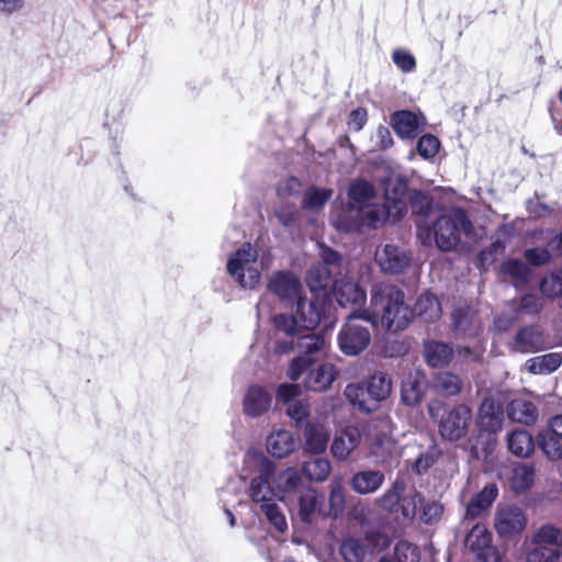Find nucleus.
Returning a JSON list of instances; mask_svg holds the SVG:
<instances>
[{
  "label": "nucleus",
  "mask_w": 562,
  "mask_h": 562,
  "mask_svg": "<svg viewBox=\"0 0 562 562\" xmlns=\"http://www.w3.org/2000/svg\"><path fill=\"white\" fill-rule=\"evenodd\" d=\"M272 461L262 453H247L244 459L241 479H250L248 494L259 505L268 521L280 532L288 529L284 514L278 505V495L272 481Z\"/></svg>",
  "instance_id": "nucleus-1"
},
{
  "label": "nucleus",
  "mask_w": 562,
  "mask_h": 562,
  "mask_svg": "<svg viewBox=\"0 0 562 562\" xmlns=\"http://www.w3.org/2000/svg\"><path fill=\"white\" fill-rule=\"evenodd\" d=\"M416 149L420 157L424 159H430L438 154L440 149V142L436 136L426 134L418 139Z\"/></svg>",
  "instance_id": "nucleus-48"
},
{
  "label": "nucleus",
  "mask_w": 562,
  "mask_h": 562,
  "mask_svg": "<svg viewBox=\"0 0 562 562\" xmlns=\"http://www.w3.org/2000/svg\"><path fill=\"white\" fill-rule=\"evenodd\" d=\"M271 263L268 248H237L227 260V272L241 288L255 289Z\"/></svg>",
  "instance_id": "nucleus-5"
},
{
  "label": "nucleus",
  "mask_w": 562,
  "mask_h": 562,
  "mask_svg": "<svg viewBox=\"0 0 562 562\" xmlns=\"http://www.w3.org/2000/svg\"><path fill=\"white\" fill-rule=\"evenodd\" d=\"M372 318L381 315V325L387 331H400L407 327L414 312L404 302V292L387 283L375 284L371 293Z\"/></svg>",
  "instance_id": "nucleus-2"
},
{
  "label": "nucleus",
  "mask_w": 562,
  "mask_h": 562,
  "mask_svg": "<svg viewBox=\"0 0 562 562\" xmlns=\"http://www.w3.org/2000/svg\"><path fill=\"white\" fill-rule=\"evenodd\" d=\"M404 488V483L400 480H396L391 485V487L381 497L378 498V505L386 512H394L401 503Z\"/></svg>",
  "instance_id": "nucleus-43"
},
{
  "label": "nucleus",
  "mask_w": 562,
  "mask_h": 562,
  "mask_svg": "<svg viewBox=\"0 0 562 562\" xmlns=\"http://www.w3.org/2000/svg\"><path fill=\"white\" fill-rule=\"evenodd\" d=\"M535 547L562 548V531L551 525L542 526L532 538Z\"/></svg>",
  "instance_id": "nucleus-41"
},
{
  "label": "nucleus",
  "mask_w": 562,
  "mask_h": 562,
  "mask_svg": "<svg viewBox=\"0 0 562 562\" xmlns=\"http://www.w3.org/2000/svg\"><path fill=\"white\" fill-rule=\"evenodd\" d=\"M477 425L481 430L496 434L503 425V409L491 397H486L480 405Z\"/></svg>",
  "instance_id": "nucleus-22"
},
{
  "label": "nucleus",
  "mask_w": 562,
  "mask_h": 562,
  "mask_svg": "<svg viewBox=\"0 0 562 562\" xmlns=\"http://www.w3.org/2000/svg\"><path fill=\"white\" fill-rule=\"evenodd\" d=\"M325 249L326 251L322 255L324 262L312 266L306 273V283L312 292L326 289L330 284L331 270L328 261L339 259V255L333 251L331 248Z\"/></svg>",
  "instance_id": "nucleus-20"
},
{
  "label": "nucleus",
  "mask_w": 562,
  "mask_h": 562,
  "mask_svg": "<svg viewBox=\"0 0 562 562\" xmlns=\"http://www.w3.org/2000/svg\"><path fill=\"white\" fill-rule=\"evenodd\" d=\"M25 8L24 0H0V14L13 15Z\"/></svg>",
  "instance_id": "nucleus-60"
},
{
  "label": "nucleus",
  "mask_w": 562,
  "mask_h": 562,
  "mask_svg": "<svg viewBox=\"0 0 562 562\" xmlns=\"http://www.w3.org/2000/svg\"><path fill=\"white\" fill-rule=\"evenodd\" d=\"M386 221H398L407 212V182L403 177L389 178L384 181Z\"/></svg>",
  "instance_id": "nucleus-12"
},
{
  "label": "nucleus",
  "mask_w": 562,
  "mask_h": 562,
  "mask_svg": "<svg viewBox=\"0 0 562 562\" xmlns=\"http://www.w3.org/2000/svg\"><path fill=\"white\" fill-rule=\"evenodd\" d=\"M276 216L280 224L285 227H291L296 224L299 213L295 205H282L276 210Z\"/></svg>",
  "instance_id": "nucleus-55"
},
{
  "label": "nucleus",
  "mask_w": 562,
  "mask_h": 562,
  "mask_svg": "<svg viewBox=\"0 0 562 562\" xmlns=\"http://www.w3.org/2000/svg\"><path fill=\"white\" fill-rule=\"evenodd\" d=\"M562 363V355L551 352L529 359L526 362L527 369L533 374H549L555 371Z\"/></svg>",
  "instance_id": "nucleus-38"
},
{
  "label": "nucleus",
  "mask_w": 562,
  "mask_h": 562,
  "mask_svg": "<svg viewBox=\"0 0 562 562\" xmlns=\"http://www.w3.org/2000/svg\"><path fill=\"white\" fill-rule=\"evenodd\" d=\"M392 58L394 64L405 72L412 71L416 66L414 56L405 50H394L392 54Z\"/></svg>",
  "instance_id": "nucleus-57"
},
{
  "label": "nucleus",
  "mask_w": 562,
  "mask_h": 562,
  "mask_svg": "<svg viewBox=\"0 0 562 562\" xmlns=\"http://www.w3.org/2000/svg\"><path fill=\"white\" fill-rule=\"evenodd\" d=\"M329 514L338 517L345 508V494L341 477H334L329 484Z\"/></svg>",
  "instance_id": "nucleus-42"
},
{
  "label": "nucleus",
  "mask_w": 562,
  "mask_h": 562,
  "mask_svg": "<svg viewBox=\"0 0 562 562\" xmlns=\"http://www.w3.org/2000/svg\"><path fill=\"white\" fill-rule=\"evenodd\" d=\"M330 471L331 464L326 458H315L302 464V473L312 482H324Z\"/></svg>",
  "instance_id": "nucleus-40"
},
{
  "label": "nucleus",
  "mask_w": 562,
  "mask_h": 562,
  "mask_svg": "<svg viewBox=\"0 0 562 562\" xmlns=\"http://www.w3.org/2000/svg\"><path fill=\"white\" fill-rule=\"evenodd\" d=\"M367 122V111L362 108L353 110L348 120V125L355 131H360Z\"/></svg>",
  "instance_id": "nucleus-61"
},
{
  "label": "nucleus",
  "mask_w": 562,
  "mask_h": 562,
  "mask_svg": "<svg viewBox=\"0 0 562 562\" xmlns=\"http://www.w3.org/2000/svg\"><path fill=\"white\" fill-rule=\"evenodd\" d=\"M391 125L398 137L413 139L425 125V117L408 110L396 111L391 115Z\"/></svg>",
  "instance_id": "nucleus-18"
},
{
  "label": "nucleus",
  "mask_w": 562,
  "mask_h": 562,
  "mask_svg": "<svg viewBox=\"0 0 562 562\" xmlns=\"http://www.w3.org/2000/svg\"><path fill=\"white\" fill-rule=\"evenodd\" d=\"M508 414L520 424L531 425L537 420L538 409L531 402L515 400L509 404Z\"/></svg>",
  "instance_id": "nucleus-39"
},
{
  "label": "nucleus",
  "mask_w": 562,
  "mask_h": 562,
  "mask_svg": "<svg viewBox=\"0 0 562 562\" xmlns=\"http://www.w3.org/2000/svg\"><path fill=\"white\" fill-rule=\"evenodd\" d=\"M297 446L294 434L286 429H274L267 437V451L274 458L283 459L289 457Z\"/></svg>",
  "instance_id": "nucleus-21"
},
{
  "label": "nucleus",
  "mask_w": 562,
  "mask_h": 562,
  "mask_svg": "<svg viewBox=\"0 0 562 562\" xmlns=\"http://www.w3.org/2000/svg\"><path fill=\"white\" fill-rule=\"evenodd\" d=\"M268 289L283 305L290 307L305 295L300 279L289 271L273 273L268 281Z\"/></svg>",
  "instance_id": "nucleus-11"
},
{
  "label": "nucleus",
  "mask_w": 562,
  "mask_h": 562,
  "mask_svg": "<svg viewBox=\"0 0 562 562\" xmlns=\"http://www.w3.org/2000/svg\"><path fill=\"white\" fill-rule=\"evenodd\" d=\"M454 329L460 331L468 330L474 321V312L470 306H458L452 312Z\"/></svg>",
  "instance_id": "nucleus-49"
},
{
  "label": "nucleus",
  "mask_w": 562,
  "mask_h": 562,
  "mask_svg": "<svg viewBox=\"0 0 562 562\" xmlns=\"http://www.w3.org/2000/svg\"><path fill=\"white\" fill-rule=\"evenodd\" d=\"M375 261L385 273L403 272L412 261V254L406 248H376Z\"/></svg>",
  "instance_id": "nucleus-17"
},
{
  "label": "nucleus",
  "mask_w": 562,
  "mask_h": 562,
  "mask_svg": "<svg viewBox=\"0 0 562 562\" xmlns=\"http://www.w3.org/2000/svg\"><path fill=\"white\" fill-rule=\"evenodd\" d=\"M501 270L504 274H507L519 282L526 281L528 277L527 266L517 259H509L503 262Z\"/></svg>",
  "instance_id": "nucleus-51"
},
{
  "label": "nucleus",
  "mask_w": 562,
  "mask_h": 562,
  "mask_svg": "<svg viewBox=\"0 0 562 562\" xmlns=\"http://www.w3.org/2000/svg\"><path fill=\"white\" fill-rule=\"evenodd\" d=\"M364 323L374 325L375 319L368 312L361 314L353 312L346 318L337 338L342 353L358 356L368 348L371 341V334Z\"/></svg>",
  "instance_id": "nucleus-7"
},
{
  "label": "nucleus",
  "mask_w": 562,
  "mask_h": 562,
  "mask_svg": "<svg viewBox=\"0 0 562 562\" xmlns=\"http://www.w3.org/2000/svg\"><path fill=\"white\" fill-rule=\"evenodd\" d=\"M527 562H562V548L535 547L528 552Z\"/></svg>",
  "instance_id": "nucleus-46"
},
{
  "label": "nucleus",
  "mask_w": 562,
  "mask_h": 562,
  "mask_svg": "<svg viewBox=\"0 0 562 562\" xmlns=\"http://www.w3.org/2000/svg\"><path fill=\"white\" fill-rule=\"evenodd\" d=\"M363 383L367 386L368 396L375 402L376 408L379 407V404L386 400L391 394V379L383 372H374Z\"/></svg>",
  "instance_id": "nucleus-30"
},
{
  "label": "nucleus",
  "mask_w": 562,
  "mask_h": 562,
  "mask_svg": "<svg viewBox=\"0 0 562 562\" xmlns=\"http://www.w3.org/2000/svg\"><path fill=\"white\" fill-rule=\"evenodd\" d=\"M303 435L305 452L319 454L327 449L329 431L324 424L319 422L306 423Z\"/></svg>",
  "instance_id": "nucleus-23"
},
{
  "label": "nucleus",
  "mask_w": 562,
  "mask_h": 562,
  "mask_svg": "<svg viewBox=\"0 0 562 562\" xmlns=\"http://www.w3.org/2000/svg\"><path fill=\"white\" fill-rule=\"evenodd\" d=\"M527 518L516 505L499 504L494 516V528L501 538H512L524 531Z\"/></svg>",
  "instance_id": "nucleus-13"
},
{
  "label": "nucleus",
  "mask_w": 562,
  "mask_h": 562,
  "mask_svg": "<svg viewBox=\"0 0 562 562\" xmlns=\"http://www.w3.org/2000/svg\"><path fill=\"white\" fill-rule=\"evenodd\" d=\"M423 504V496L418 492H413L401 498L400 509L405 519H413L417 507Z\"/></svg>",
  "instance_id": "nucleus-53"
},
{
  "label": "nucleus",
  "mask_w": 562,
  "mask_h": 562,
  "mask_svg": "<svg viewBox=\"0 0 562 562\" xmlns=\"http://www.w3.org/2000/svg\"><path fill=\"white\" fill-rule=\"evenodd\" d=\"M387 544V537L378 531H370L363 539L352 537L344 539L339 552L345 562H363L369 552L382 550Z\"/></svg>",
  "instance_id": "nucleus-10"
},
{
  "label": "nucleus",
  "mask_w": 562,
  "mask_h": 562,
  "mask_svg": "<svg viewBox=\"0 0 562 562\" xmlns=\"http://www.w3.org/2000/svg\"><path fill=\"white\" fill-rule=\"evenodd\" d=\"M361 434L357 427H347L340 435L336 436L331 443V454L337 460H346L359 446Z\"/></svg>",
  "instance_id": "nucleus-27"
},
{
  "label": "nucleus",
  "mask_w": 562,
  "mask_h": 562,
  "mask_svg": "<svg viewBox=\"0 0 562 562\" xmlns=\"http://www.w3.org/2000/svg\"><path fill=\"white\" fill-rule=\"evenodd\" d=\"M551 280L554 283L552 289H548V283H549L548 280L542 281V283H541L542 292L546 294H551V295H555V294H558V292H562V268L559 271L552 273Z\"/></svg>",
  "instance_id": "nucleus-63"
},
{
  "label": "nucleus",
  "mask_w": 562,
  "mask_h": 562,
  "mask_svg": "<svg viewBox=\"0 0 562 562\" xmlns=\"http://www.w3.org/2000/svg\"><path fill=\"white\" fill-rule=\"evenodd\" d=\"M441 312L442 310L438 299L428 292L422 294L415 305V313L417 316L427 323H432L439 319Z\"/></svg>",
  "instance_id": "nucleus-36"
},
{
  "label": "nucleus",
  "mask_w": 562,
  "mask_h": 562,
  "mask_svg": "<svg viewBox=\"0 0 562 562\" xmlns=\"http://www.w3.org/2000/svg\"><path fill=\"white\" fill-rule=\"evenodd\" d=\"M535 480V470L528 464H519L513 471L512 486L516 492H525Z\"/></svg>",
  "instance_id": "nucleus-44"
},
{
  "label": "nucleus",
  "mask_w": 562,
  "mask_h": 562,
  "mask_svg": "<svg viewBox=\"0 0 562 562\" xmlns=\"http://www.w3.org/2000/svg\"><path fill=\"white\" fill-rule=\"evenodd\" d=\"M290 341H280L277 345V352L285 353L295 351L297 356L291 361L286 375L296 381L312 367V364L326 352V338L322 334L301 331L299 335L290 336Z\"/></svg>",
  "instance_id": "nucleus-4"
},
{
  "label": "nucleus",
  "mask_w": 562,
  "mask_h": 562,
  "mask_svg": "<svg viewBox=\"0 0 562 562\" xmlns=\"http://www.w3.org/2000/svg\"><path fill=\"white\" fill-rule=\"evenodd\" d=\"M297 507L301 520L311 522L318 512V495L316 490L311 486L303 488L299 495Z\"/></svg>",
  "instance_id": "nucleus-37"
},
{
  "label": "nucleus",
  "mask_w": 562,
  "mask_h": 562,
  "mask_svg": "<svg viewBox=\"0 0 562 562\" xmlns=\"http://www.w3.org/2000/svg\"><path fill=\"white\" fill-rule=\"evenodd\" d=\"M471 420V408L465 404H459L447 411L439 419V435L446 441H458L467 436Z\"/></svg>",
  "instance_id": "nucleus-9"
},
{
  "label": "nucleus",
  "mask_w": 562,
  "mask_h": 562,
  "mask_svg": "<svg viewBox=\"0 0 562 562\" xmlns=\"http://www.w3.org/2000/svg\"><path fill=\"white\" fill-rule=\"evenodd\" d=\"M544 346L543 335L533 327H525L515 336L514 348L519 352H536Z\"/></svg>",
  "instance_id": "nucleus-31"
},
{
  "label": "nucleus",
  "mask_w": 562,
  "mask_h": 562,
  "mask_svg": "<svg viewBox=\"0 0 562 562\" xmlns=\"http://www.w3.org/2000/svg\"><path fill=\"white\" fill-rule=\"evenodd\" d=\"M385 475L380 470H363L356 472L351 480L350 486L353 492L360 495L375 493L384 483Z\"/></svg>",
  "instance_id": "nucleus-25"
},
{
  "label": "nucleus",
  "mask_w": 562,
  "mask_h": 562,
  "mask_svg": "<svg viewBox=\"0 0 562 562\" xmlns=\"http://www.w3.org/2000/svg\"><path fill=\"white\" fill-rule=\"evenodd\" d=\"M395 557L400 562H417L416 548L407 541H400L395 546Z\"/></svg>",
  "instance_id": "nucleus-56"
},
{
  "label": "nucleus",
  "mask_w": 562,
  "mask_h": 562,
  "mask_svg": "<svg viewBox=\"0 0 562 562\" xmlns=\"http://www.w3.org/2000/svg\"><path fill=\"white\" fill-rule=\"evenodd\" d=\"M337 370L331 363H323L307 371L304 378L305 389L314 392L326 391L335 381Z\"/></svg>",
  "instance_id": "nucleus-24"
},
{
  "label": "nucleus",
  "mask_w": 562,
  "mask_h": 562,
  "mask_svg": "<svg viewBox=\"0 0 562 562\" xmlns=\"http://www.w3.org/2000/svg\"><path fill=\"white\" fill-rule=\"evenodd\" d=\"M376 145L381 149L390 148L393 145V137L387 127L380 126L376 130Z\"/></svg>",
  "instance_id": "nucleus-64"
},
{
  "label": "nucleus",
  "mask_w": 562,
  "mask_h": 562,
  "mask_svg": "<svg viewBox=\"0 0 562 562\" xmlns=\"http://www.w3.org/2000/svg\"><path fill=\"white\" fill-rule=\"evenodd\" d=\"M311 414L310 403L306 400H300L297 402L291 403L286 407V415L294 423L296 428H302L306 426V423H312L308 420Z\"/></svg>",
  "instance_id": "nucleus-45"
},
{
  "label": "nucleus",
  "mask_w": 562,
  "mask_h": 562,
  "mask_svg": "<svg viewBox=\"0 0 562 562\" xmlns=\"http://www.w3.org/2000/svg\"><path fill=\"white\" fill-rule=\"evenodd\" d=\"M423 390L417 379H408L402 384V398L407 405H414L420 401Z\"/></svg>",
  "instance_id": "nucleus-52"
},
{
  "label": "nucleus",
  "mask_w": 562,
  "mask_h": 562,
  "mask_svg": "<svg viewBox=\"0 0 562 562\" xmlns=\"http://www.w3.org/2000/svg\"><path fill=\"white\" fill-rule=\"evenodd\" d=\"M272 395L262 386L252 384L247 387L241 400L243 413L249 418H259L269 412Z\"/></svg>",
  "instance_id": "nucleus-15"
},
{
  "label": "nucleus",
  "mask_w": 562,
  "mask_h": 562,
  "mask_svg": "<svg viewBox=\"0 0 562 562\" xmlns=\"http://www.w3.org/2000/svg\"><path fill=\"white\" fill-rule=\"evenodd\" d=\"M538 445L549 459L557 460L562 457V447L552 431L540 434Z\"/></svg>",
  "instance_id": "nucleus-47"
},
{
  "label": "nucleus",
  "mask_w": 562,
  "mask_h": 562,
  "mask_svg": "<svg viewBox=\"0 0 562 562\" xmlns=\"http://www.w3.org/2000/svg\"><path fill=\"white\" fill-rule=\"evenodd\" d=\"M373 429H381L374 442L371 446L372 454L381 463H386L401 454V448L392 436L385 430L389 428V420L382 419L372 424Z\"/></svg>",
  "instance_id": "nucleus-16"
},
{
  "label": "nucleus",
  "mask_w": 562,
  "mask_h": 562,
  "mask_svg": "<svg viewBox=\"0 0 562 562\" xmlns=\"http://www.w3.org/2000/svg\"><path fill=\"white\" fill-rule=\"evenodd\" d=\"M344 395L348 402L363 413L376 409L375 402L368 396L364 383H350L345 387Z\"/></svg>",
  "instance_id": "nucleus-32"
},
{
  "label": "nucleus",
  "mask_w": 562,
  "mask_h": 562,
  "mask_svg": "<svg viewBox=\"0 0 562 562\" xmlns=\"http://www.w3.org/2000/svg\"><path fill=\"white\" fill-rule=\"evenodd\" d=\"M291 308V314L280 313L273 318L276 328L288 336L315 329L324 315L323 303L318 300H307L306 295L301 297Z\"/></svg>",
  "instance_id": "nucleus-6"
},
{
  "label": "nucleus",
  "mask_w": 562,
  "mask_h": 562,
  "mask_svg": "<svg viewBox=\"0 0 562 562\" xmlns=\"http://www.w3.org/2000/svg\"><path fill=\"white\" fill-rule=\"evenodd\" d=\"M302 393V389L299 384L294 383H282L277 387L276 396L278 402L282 403L286 407L301 398L299 396Z\"/></svg>",
  "instance_id": "nucleus-50"
},
{
  "label": "nucleus",
  "mask_w": 562,
  "mask_h": 562,
  "mask_svg": "<svg viewBox=\"0 0 562 562\" xmlns=\"http://www.w3.org/2000/svg\"><path fill=\"white\" fill-rule=\"evenodd\" d=\"M442 512L443 507L441 504L437 502L428 503L423 507L420 519L425 524H434L439 520V518L442 515Z\"/></svg>",
  "instance_id": "nucleus-58"
},
{
  "label": "nucleus",
  "mask_w": 562,
  "mask_h": 562,
  "mask_svg": "<svg viewBox=\"0 0 562 562\" xmlns=\"http://www.w3.org/2000/svg\"><path fill=\"white\" fill-rule=\"evenodd\" d=\"M526 258L530 263L541 266L550 260L551 254L548 248H527Z\"/></svg>",
  "instance_id": "nucleus-59"
},
{
  "label": "nucleus",
  "mask_w": 562,
  "mask_h": 562,
  "mask_svg": "<svg viewBox=\"0 0 562 562\" xmlns=\"http://www.w3.org/2000/svg\"><path fill=\"white\" fill-rule=\"evenodd\" d=\"M471 223L461 209H453L449 214L441 216L434 225L435 246H457L458 233H469Z\"/></svg>",
  "instance_id": "nucleus-8"
},
{
  "label": "nucleus",
  "mask_w": 562,
  "mask_h": 562,
  "mask_svg": "<svg viewBox=\"0 0 562 562\" xmlns=\"http://www.w3.org/2000/svg\"><path fill=\"white\" fill-rule=\"evenodd\" d=\"M272 481L278 495V499H282L283 493H291L301 484V474L296 468L289 467L283 470H278L274 462H272Z\"/></svg>",
  "instance_id": "nucleus-28"
},
{
  "label": "nucleus",
  "mask_w": 562,
  "mask_h": 562,
  "mask_svg": "<svg viewBox=\"0 0 562 562\" xmlns=\"http://www.w3.org/2000/svg\"><path fill=\"white\" fill-rule=\"evenodd\" d=\"M540 308L539 299L536 295L528 294L521 297L519 311L527 314L538 313Z\"/></svg>",
  "instance_id": "nucleus-62"
},
{
  "label": "nucleus",
  "mask_w": 562,
  "mask_h": 562,
  "mask_svg": "<svg viewBox=\"0 0 562 562\" xmlns=\"http://www.w3.org/2000/svg\"><path fill=\"white\" fill-rule=\"evenodd\" d=\"M334 294L338 304L342 307H361L366 302V291L355 283L349 277L337 279L333 283Z\"/></svg>",
  "instance_id": "nucleus-19"
},
{
  "label": "nucleus",
  "mask_w": 562,
  "mask_h": 562,
  "mask_svg": "<svg viewBox=\"0 0 562 562\" xmlns=\"http://www.w3.org/2000/svg\"><path fill=\"white\" fill-rule=\"evenodd\" d=\"M331 196V189L311 187L303 194L301 207L308 213H319Z\"/></svg>",
  "instance_id": "nucleus-33"
},
{
  "label": "nucleus",
  "mask_w": 562,
  "mask_h": 562,
  "mask_svg": "<svg viewBox=\"0 0 562 562\" xmlns=\"http://www.w3.org/2000/svg\"><path fill=\"white\" fill-rule=\"evenodd\" d=\"M303 184L296 177H289L281 180L277 187V194L280 199H286L297 195L302 191Z\"/></svg>",
  "instance_id": "nucleus-54"
},
{
  "label": "nucleus",
  "mask_w": 562,
  "mask_h": 562,
  "mask_svg": "<svg viewBox=\"0 0 562 562\" xmlns=\"http://www.w3.org/2000/svg\"><path fill=\"white\" fill-rule=\"evenodd\" d=\"M465 548L474 555L476 562H498L497 549L492 544V535L485 525L475 524L465 537Z\"/></svg>",
  "instance_id": "nucleus-14"
},
{
  "label": "nucleus",
  "mask_w": 562,
  "mask_h": 562,
  "mask_svg": "<svg viewBox=\"0 0 562 562\" xmlns=\"http://www.w3.org/2000/svg\"><path fill=\"white\" fill-rule=\"evenodd\" d=\"M348 211L356 221L352 224L336 223L339 229L349 231L364 224L376 227L386 221V210L375 202L373 186L363 179H356L349 186Z\"/></svg>",
  "instance_id": "nucleus-3"
},
{
  "label": "nucleus",
  "mask_w": 562,
  "mask_h": 562,
  "mask_svg": "<svg viewBox=\"0 0 562 562\" xmlns=\"http://www.w3.org/2000/svg\"><path fill=\"white\" fill-rule=\"evenodd\" d=\"M507 447L513 454L527 458L532 453L535 443L531 435L527 430L517 429L508 435Z\"/></svg>",
  "instance_id": "nucleus-35"
},
{
  "label": "nucleus",
  "mask_w": 562,
  "mask_h": 562,
  "mask_svg": "<svg viewBox=\"0 0 562 562\" xmlns=\"http://www.w3.org/2000/svg\"><path fill=\"white\" fill-rule=\"evenodd\" d=\"M431 386L441 395L456 396L462 390V380L452 372L441 371L434 374Z\"/></svg>",
  "instance_id": "nucleus-34"
},
{
  "label": "nucleus",
  "mask_w": 562,
  "mask_h": 562,
  "mask_svg": "<svg viewBox=\"0 0 562 562\" xmlns=\"http://www.w3.org/2000/svg\"><path fill=\"white\" fill-rule=\"evenodd\" d=\"M497 495L498 488L495 483L485 485L468 504L464 519L472 520L480 517L492 506Z\"/></svg>",
  "instance_id": "nucleus-26"
},
{
  "label": "nucleus",
  "mask_w": 562,
  "mask_h": 562,
  "mask_svg": "<svg viewBox=\"0 0 562 562\" xmlns=\"http://www.w3.org/2000/svg\"><path fill=\"white\" fill-rule=\"evenodd\" d=\"M424 357L432 368L445 367L452 360L453 350L446 342L429 340L424 344Z\"/></svg>",
  "instance_id": "nucleus-29"
}]
</instances>
